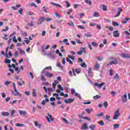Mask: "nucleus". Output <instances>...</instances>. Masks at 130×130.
<instances>
[{
	"mask_svg": "<svg viewBox=\"0 0 130 130\" xmlns=\"http://www.w3.org/2000/svg\"><path fill=\"white\" fill-rule=\"evenodd\" d=\"M69 40L68 39H64L63 40V42L65 43L66 45H70V43L68 42Z\"/></svg>",
	"mask_w": 130,
	"mask_h": 130,
	"instance_id": "412c9836",
	"label": "nucleus"
},
{
	"mask_svg": "<svg viewBox=\"0 0 130 130\" xmlns=\"http://www.w3.org/2000/svg\"><path fill=\"white\" fill-rule=\"evenodd\" d=\"M75 72L76 74H80L81 72V69H76Z\"/></svg>",
	"mask_w": 130,
	"mask_h": 130,
	"instance_id": "e433bc0d",
	"label": "nucleus"
},
{
	"mask_svg": "<svg viewBox=\"0 0 130 130\" xmlns=\"http://www.w3.org/2000/svg\"><path fill=\"white\" fill-rule=\"evenodd\" d=\"M78 62H83V59L82 58H78Z\"/></svg>",
	"mask_w": 130,
	"mask_h": 130,
	"instance_id": "338daca9",
	"label": "nucleus"
},
{
	"mask_svg": "<svg viewBox=\"0 0 130 130\" xmlns=\"http://www.w3.org/2000/svg\"><path fill=\"white\" fill-rule=\"evenodd\" d=\"M55 15L56 17H57V18H59V19H60V18H61L60 14H59L58 13H57V12H55Z\"/></svg>",
	"mask_w": 130,
	"mask_h": 130,
	"instance_id": "a878e982",
	"label": "nucleus"
},
{
	"mask_svg": "<svg viewBox=\"0 0 130 130\" xmlns=\"http://www.w3.org/2000/svg\"><path fill=\"white\" fill-rule=\"evenodd\" d=\"M95 127H96V125L95 124H92L89 126V128L91 130L95 129Z\"/></svg>",
	"mask_w": 130,
	"mask_h": 130,
	"instance_id": "b1692460",
	"label": "nucleus"
},
{
	"mask_svg": "<svg viewBox=\"0 0 130 130\" xmlns=\"http://www.w3.org/2000/svg\"><path fill=\"white\" fill-rule=\"evenodd\" d=\"M16 102H17V100H14L13 102H10V104H11V105H14Z\"/></svg>",
	"mask_w": 130,
	"mask_h": 130,
	"instance_id": "09e8293b",
	"label": "nucleus"
},
{
	"mask_svg": "<svg viewBox=\"0 0 130 130\" xmlns=\"http://www.w3.org/2000/svg\"><path fill=\"white\" fill-rule=\"evenodd\" d=\"M114 79L117 80V79H119V75L118 74H116L114 76Z\"/></svg>",
	"mask_w": 130,
	"mask_h": 130,
	"instance_id": "c9c22d12",
	"label": "nucleus"
},
{
	"mask_svg": "<svg viewBox=\"0 0 130 130\" xmlns=\"http://www.w3.org/2000/svg\"><path fill=\"white\" fill-rule=\"evenodd\" d=\"M99 124H100V125H104V121H101L99 122Z\"/></svg>",
	"mask_w": 130,
	"mask_h": 130,
	"instance_id": "6e6d98bb",
	"label": "nucleus"
},
{
	"mask_svg": "<svg viewBox=\"0 0 130 130\" xmlns=\"http://www.w3.org/2000/svg\"><path fill=\"white\" fill-rule=\"evenodd\" d=\"M45 21V18L44 17H41L38 20V25H41L42 24L43 22H44Z\"/></svg>",
	"mask_w": 130,
	"mask_h": 130,
	"instance_id": "0eeeda50",
	"label": "nucleus"
},
{
	"mask_svg": "<svg viewBox=\"0 0 130 130\" xmlns=\"http://www.w3.org/2000/svg\"><path fill=\"white\" fill-rule=\"evenodd\" d=\"M45 21H46V22H49V21H51V19L49 18H45Z\"/></svg>",
	"mask_w": 130,
	"mask_h": 130,
	"instance_id": "4d7b16f0",
	"label": "nucleus"
},
{
	"mask_svg": "<svg viewBox=\"0 0 130 130\" xmlns=\"http://www.w3.org/2000/svg\"><path fill=\"white\" fill-rule=\"evenodd\" d=\"M101 98V96H100V95H96L95 96H94L93 98V99L96 100V99H99Z\"/></svg>",
	"mask_w": 130,
	"mask_h": 130,
	"instance_id": "a19ab883",
	"label": "nucleus"
},
{
	"mask_svg": "<svg viewBox=\"0 0 130 130\" xmlns=\"http://www.w3.org/2000/svg\"><path fill=\"white\" fill-rule=\"evenodd\" d=\"M47 115H48V117L47 116L46 117V119H47L49 122H51V120L52 121H54V119L52 118V115H51L50 114H49V113H47Z\"/></svg>",
	"mask_w": 130,
	"mask_h": 130,
	"instance_id": "20e7f679",
	"label": "nucleus"
},
{
	"mask_svg": "<svg viewBox=\"0 0 130 130\" xmlns=\"http://www.w3.org/2000/svg\"><path fill=\"white\" fill-rule=\"evenodd\" d=\"M121 56L122 58H130V54L127 53H122L121 54Z\"/></svg>",
	"mask_w": 130,
	"mask_h": 130,
	"instance_id": "423d86ee",
	"label": "nucleus"
},
{
	"mask_svg": "<svg viewBox=\"0 0 130 130\" xmlns=\"http://www.w3.org/2000/svg\"><path fill=\"white\" fill-rule=\"evenodd\" d=\"M113 34L114 37H119V33H118V30L113 31Z\"/></svg>",
	"mask_w": 130,
	"mask_h": 130,
	"instance_id": "4468645a",
	"label": "nucleus"
},
{
	"mask_svg": "<svg viewBox=\"0 0 130 130\" xmlns=\"http://www.w3.org/2000/svg\"><path fill=\"white\" fill-rule=\"evenodd\" d=\"M75 93H76V90L74 89L71 90V94L72 95H74V94H75Z\"/></svg>",
	"mask_w": 130,
	"mask_h": 130,
	"instance_id": "13d9d810",
	"label": "nucleus"
},
{
	"mask_svg": "<svg viewBox=\"0 0 130 130\" xmlns=\"http://www.w3.org/2000/svg\"><path fill=\"white\" fill-rule=\"evenodd\" d=\"M84 3L88 4L89 6H92V1L89 0H85Z\"/></svg>",
	"mask_w": 130,
	"mask_h": 130,
	"instance_id": "6ab92c4d",
	"label": "nucleus"
},
{
	"mask_svg": "<svg viewBox=\"0 0 130 130\" xmlns=\"http://www.w3.org/2000/svg\"><path fill=\"white\" fill-rule=\"evenodd\" d=\"M109 76H112L113 75V70L112 69L109 70Z\"/></svg>",
	"mask_w": 130,
	"mask_h": 130,
	"instance_id": "2f4dec72",
	"label": "nucleus"
},
{
	"mask_svg": "<svg viewBox=\"0 0 130 130\" xmlns=\"http://www.w3.org/2000/svg\"><path fill=\"white\" fill-rule=\"evenodd\" d=\"M74 96H77V97H78V98L81 99V95H80V94H79V93H75L74 94Z\"/></svg>",
	"mask_w": 130,
	"mask_h": 130,
	"instance_id": "603ef678",
	"label": "nucleus"
},
{
	"mask_svg": "<svg viewBox=\"0 0 130 130\" xmlns=\"http://www.w3.org/2000/svg\"><path fill=\"white\" fill-rule=\"evenodd\" d=\"M50 101H55V99L54 98H50Z\"/></svg>",
	"mask_w": 130,
	"mask_h": 130,
	"instance_id": "774afa93",
	"label": "nucleus"
},
{
	"mask_svg": "<svg viewBox=\"0 0 130 130\" xmlns=\"http://www.w3.org/2000/svg\"><path fill=\"white\" fill-rule=\"evenodd\" d=\"M66 4H67V8H70L71 7V4L69 3L68 1H65Z\"/></svg>",
	"mask_w": 130,
	"mask_h": 130,
	"instance_id": "79ce46f5",
	"label": "nucleus"
},
{
	"mask_svg": "<svg viewBox=\"0 0 130 130\" xmlns=\"http://www.w3.org/2000/svg\"><path fill=\"white\" fill-rule=\"evenodd\" d=\"M18 112L20 115H25L27 113L26 111H22V110H19Z\"/></svg>",
	"mask_w": 130,
	"mask_h": 130,
	"instance_id": "2eb2a0df",
	"label": "nucleus"
},
{
	"mask_svg": "<svg viewBox=\"0 0 130 130\" xmlns=\"http://www.w3.org/2000/svg\"><path fill=\"white\" fill-rule=\"evenodd\" d=\"M29 6H30L31 7H35V8H37V5H36V4H35V3H31Z\"/></svg>",
	"mask_w": 130,
	"mask_h": 130,
	"instance_id": "72a5a7b5",
	"label": "nucleus"
},
{
	"mask_svg": "<svg viewBox=\"0 0 130 130\" xmlns=\"http://www.w3.org/2000/svg\"><path fill=\"white\" fill-rule=\"evenodd\" d=\"M2 115L3 116H9V115H10V113L8 112H4V111H3L2 112Z\"/></svg>",
	"mask_w": 130,
	"mask_h": 130,
	"instance_id": "dca6fc26",
	"label": "nucleus"
},
{
	"mask_svg": "<svg viewBox=\"0 0 130 130\" xmlns=\"http://www.w3.org/2000/svg\"><path fill=\"white\" fill-rule=\"evenodd\" d=\"M71 59H72L73 61L75 62V56L69 55H68V57L66 58L67 62H69L70 64L73 65L74 64V63L71 60Z\"/></svg>",
	"mask_w": 130,
	"mask_h": 130,
	"instance_id": "f257e3e1",
	"label": "nucleus"
},
{
	"mask_svg": "<svg viewBox=\"0 0 130 130\" xmlns=\"http://www.w3.org/2000/svg\"><path fill=\"white\" fill-rule=\"evenodd\" d=\"M103 106H104V107H105V108H107V107L108 106V103H107V102L105 101V102L103 103Z\"/></svg>",
	"mask_w": 130,
	"mask_h": 130,
	"instance_id": "393cba45",
	"label": "nucleus"
},
{
	"mask_svg": "<svg viewBox=\"0 0 130 130\" xmlns=\"http://www.w3.org/2000/svg\"><path fill=\"white\" fill-rule=\"evenodd\" d=\"M13 42H14L15 43H16V42H17V39H16V36H14V37H13Z\"/></svg>",
	"mask_w": 130,
	"mask_h": 130,
	"instance_id": "49530a36",
	"label": "nucleus"
},
{
	"mask_svg": "<svg viewBox=\"0 0 130 130\" xmlns=\"http://www.w3.org/2000/svg\"><path fill=\"white\" fill-rule=\"evenodd\" d=\"M102 10L103 11H106L107 10V6L104 5H102Z\"/></svg>",
	"mask_w": 130,
	"mask_h": 130,
	"instance_id": "c756f323",
	"label": "nucleus"
},
{
	"mask_svg": "<svg viewBox=\"0 0 130 130\" xmlns=\"http://www.w3.org/2000/svg\"><path fill=\"white\" fill-rule=\"evenodd\" d=\"M22 35H23V36H24V37H26L27 36V32H22Z\"/></svg>",
	"mask_w": 130,
	"mask_h": 130,
	"instance_id": "e2e57ef3",
	"label": "nucleus"
},
{
	"mask_svg": "<svg viewBox=\"0 0 130 130\" xmlns=\"http://www.w3.org/2000/svg\"><path fill=\"white\" fill-rule=\"evenodd\" d=\"M104 85H105V83L104 82H102L101 84H99L97 82L94 83V86H95V87H98L99 88V89H101V88H102Z\"/></svg>",
	"mask_w": 130,
	"mask_h": 130,
	"instance_id": "39448f33",
	"label": "nucleus"
},
{
	"mask_svg": "<svg viewBox=\"0 0 130 130\" xmlns=\"http://www.w3.org/2000/svg\"><path fill=\"white\" fill-rule=\"evenodd\" d=\"M9 30V26H7L6 29H2V32H4L5 31H8Z\"/></svg>",
	"mask_w": 130,
	"mask_h": 130,
	"instance_id": "052dcab7",
	"label": "nucleus"
},
{
	"mask_svg": "<svg viewBox=\"0 0 130 130\" xmlns=\"http://www.w3.org/2000/svg\"><path fill=\"white\" fill-rule=\"evenodd\" d=\"M94 69L95 70H99L100 69V64H99V63H96L94 66Z\"/></svg>",
	"mask_w": 130,
	"mask_h": 130,
	"instance_id": "f3484780",
	"label": "nucleus"
},
{
	"mask_svg": "<svg viewBox=\"0 0 130 130\" xmlns=\"http://www.w3.org/2000/svg\"><path fill=\"white\" fill-rule=\"evenodd\" d=\"M14 91L16 93H14V95L15 96H21V94H20V93L18 91V90H17V88H14Z\"/></svg>",
	"mask_w": 130,
	"mask_h": 130,
	"instance_id": "a211bd4d",
	"label": "nucleus"
},
{
	"mask_svg": "<svg viewBox=\"0 0 130 130\" xmlns=\"http://www.w3.org/2000/svg\"><path fill=\"white\" fill-rule=\"evenodd\" d=\"M82 50L77 52V54H78V55H82V54H83V52H86V49L85 48H82Z\"/></svg>",
	"mask_w": 130,
	"mask_h": 130,
	"instance_id": "ddd939ff",
	"label": "nucleus"
},
{
	"mask_svg": "<svg viewBox=\"0 0 130 130\" xmlns=\"http://www.w3.org/2000/svg\"><path fill=\"white\" fill-rule=\"evenodd\" d=\"M118 127H119V124H114V128H118Z\"/></svg>",
	"mask_w": 130,
	"mask_h": 130,
	"instance_id": "a18cd8bd",
	"label": "nucleus"
},
{
	"mask_svg": "<svg viewBox=\"0 0 130 130\" xmlns=\"http://www.w3.org/2000/svg\"><path fill=\"white\" fill-rule=\"evenodd\" d=\"M43 73L44 74V75L47 77V78H52L53 77V74L49 71H43Z\"/></svg>",
	"mask_w": 130,
	"mask_h": 130,
	"instance_id": "7ed1b4c3",
	"label": "nucleus"
},
{
	"mask_svg": "<svg viewBox=\"0 0 130 130\" xmlns=\"http://www.w3.org/2000/svg\"><path fill=\"white\" fill-rule=\"evenodd\" d=\"M119 15H120V12H119V11H118L117 14L114 16L115 18H117V17H119Z\"/></svg>",
	"mask_w": 130,
	"mask_h": 130,
	"instance_id": "8fccbe9b",
	"label": "nucleus"
},
{
	"mask_svg": "<svg viewBox=\"0 0 130 130\" xmlns=\"http://www.w3.org/2000/svg\"><path fill=\"white\" fill-rule=\"evenodd\" d=\"M17 49L20 53H21V54H25V51L22 50V49L20 48H18Z\"/></svg>",
	"mask_w": 130,
	"mask_h": 130,
	"instance_id": "aec40b11",
	"label": "nucleus"
},
{
	"mask_svg": "<svg viewBox=\"0 0 130 130\" xmlns=\"http://www.w3.org/2000/svg\"><path fill=\"white\" fill-rule=\"evenodd\" d=\"M91 45H92V46H94V47H97V46H98V44H97L96 43L93 42L91 43Z\"/></svg>",
	"mask_w": 130,
	"mask_h": 130,
	"instance_id": "4c0bfd02",
	"label": "nucleus"
},
{
	"mask_svg": "<svg viewBox=\"0 0 130 130\" xmlns=\"http://www.w3.org/2000/svg\"><path fill=\"white\" fill-rule=\"evenodd\" d=\"M75 101V99H69L67 100H64V102L66 104H71L72 102H74Z\"/></svg>",
	"mask_w": 130,
	"mask_h": 130,
	"instance_id": "1a4fd4ad",
	"label": "nucleus"
},
{
	"mask_svg": "<svg viewBox=\"0 0 130 130\" xmlns=\"http://www.w3.org/2000/svg\"><path fill=\"white\" fill-rule=\"evenodd\" d=\"M24 42H25L26 44H29V43H30V41L29 40H25Z\"/></svg>",
	"mask_w": 130,
	"mask_h": 130,
	"instance_id": "69168bd1",
	"label": "nucleus"
},
{
	"mask_svg": "<svg viewBox=\"0 0 130 130\" xmlns=\"http://www.w3.org/2000/svg\"><path fill=\"white\" fill-rule=\"evenodd\" d=\"M45 70H50V71H52V68L51 66L47 67L45 68Z\"/></svg>",
	"mask_w": 130,
	"mask_h": 130,
	"instance_id": "ea45409f",
	"label": "nucleus"
},
{
	"mask_svg": "<svg viewBox=\"0 0 130 130\" xmlns=\"http://www.w3.org/2000/svg\"><path fill=\"white\" fill-rule=\"evenodd\" d=\"M60 52H66V50H63V46H61Z\"/></svg>",
	"mask_w": 130,
	"mask_h": 130,
	"instance_id": "de8ad7c7",
	"label": "nucleus"
},
{
	"mask_svg": "<svg viewBox=\"0 0 130 130\" xmlns=\"http://www.w3.org/2000/svg\"><path fill=\"white\" fill-rule=\"evenodd\" d=\"M120 116V114L119 113V111L118 110H117L114 113V117H113V119L117 120V119H118V117H119Z\"/></svg>",
	"mask_w": 130,
	"mask_h": 130,
	"instance_id": "f03ea898",
	"label": "nucleus"
},
{
	"mask_svg": "<svg viewBox=\"0 0 130 130\" xmlns=\"http://www.w3.org/2000/svg\"><path fill=\"white\" fill-rule=\"evenodd\" d=\"M96 116H98V117H100V116H103V113H101L100 114H98V115H96Z\"/></svg>",
	"mask_w": 130,
	"mask_h": 130,
	"instance_id": "bf43d9fd",
	"label": "nucleus"
},
{
	"mask_svg": "<svg viewBox=\"0 0 130 130\" xmlns=\"http://www.w3.org/2000/svg\"><path fill=\"white\" fill-rule=\"evenodd\" d=\"M32 96L33 97H37V92H36V89H33Z\"/></svg>",
	"mask_w": 130,
	"mask_h": 130,
	"instance_id": "4be33fe9",
	"label": "nucleus"
},
{
	"mask_svg": "<svg viewBox=\"0 0 130 130\" xmlns=\"http://www.w3.org/2000/svg\"><path fill=\"white\" fill-rule=\"evenodd\" d=\"M113 25L114 26V27H116V26H119V24L115 21H113Z\"/></svg>",
	"mask_w": 130,
	"mask_h": 130,
	"instance_id": "c85d7f7f",
	"label": "nucleus"
},
{
	"mask_svg": "<svg viewBox=\"0 0 130 130\" xmlns=\"http://www.w3.org/2000/svg\"><path fill=\"white\" fill-rule=\"evenodd\" d=\"M51 4L53 6H55V8H57V9H61L62 8L61 5L57 3H54V2H51Z\"/></svg>",
	"mask_w": 130,
	"mask_h": 130,
	"instance_id": "6e6552de",
	"label": "nucleus"
},
{
	"mask_svg": "<svg viewBox=\"0 0 130 130\" xmlns=\"http://www.w3.org/2000/svg\"><path fill=\"white\" fill-rule=\"evenodd\" d=\"M105 117L108 121H110V116H108L107 115H106Z\"/></svg>",
	"mask_w": 130,
	"mask_h": 130,
	"instance_id": "58836bf2",
	"label": "nucleus"
},
{
	"mask_svg": "<svg viewBox=\"0 0 130 130\" xmlns=\"http://www.w3.org/2000/svg\"><path fill=\"white\" fill-rule=\"evenodd\" d=\"M63 121H64V122H65V123H66V124H69L70 122H69L67 119H66L65 118H62Z\"/></svg>",
	"mask_w": 130,
	"mask_h": 130,
	"instance_id": "bb28decb",
	"label": "nucleus"
},
{
	"mask_svg": "<svg viewBox=\"0 0 130 130\" xmlns=\"http://www.w3.org/2000/svg\"><path fill=\"white\" fill-rule=\"evenodd\" d=\"M81 129H82V130L89 129V128L88 127V124L87 123H84L82 126L81 127Z\"/></svg>",
	"mask_w": 130,
	"mask_h": 130,
	"instance_id": "9d476101",
	"label": "nucleus"
},
{
	"mask_svg": "<svg viewBox=\"0 0 130 130\" xmlns=\"http://www.w3.org/2000/svg\"><path fill=\"white\" fill-rule=\"evenodd\" d=\"M85 111H86L87 113L89 114V113H91L92 111H93V109L91 108L90 109H89L87 108L85 109Z\"/></svg>",
	"mask_w": 130,
	"mask_h": 130,
	"instance_id": "5701e85b",
	"label": "nucleus"
},
{
	"mask_svg": "<svg viewBox=\"0 0 130 130\" xmlns=\"http://www.w3.org/2000/svg\"><path fill=\"white\" fill-rule=\"evenodd\" d=\"M5 62V63H11V59H6Z\"/></svg>",
	"mask_w": 130,
	"mask_h": 130,
	"instance_id": "f704fd0d",
	"label": "nucleus"
},
{
	"mask_svg": "<svg viewBox=\"0 0 130 130\" xmlns=\"http://www.w3.org/2000/svg\"><path fill=\"white\" fill-rule=\"evenodd\" d=\"M126 101H127V96H126V94H124L122 96V103H125Z\"/></svg>",
	"mask_w": 130,
	"mask_h": 130,
	"instance_id": "f8f14e48",
	"label": "nucleus"
},
{
	"mask_svg": "<svg viewBox=\"0 0 130 130\" xmlns=\"http://www.w3.org/2000/svg\"><path fill=\"white\" fill-rule=\"evenodd\" d=\"M18 13H19V14L20 15H22V12H23V9L20 8V10H18Z\"/></svg>",
	"mask_w": 130,
	"mask_h": 130,
	"instance_id": "5fc2aeb1",
	"label": "nucleus"
},
{
	"mask_svg": "<svg viewBox=\"0 0 130 130\" xmlns=\"http://www.w3.org/2000/svg\"><path fill=\"white\" fill-rule=\"evenodd\" d=\"M81 67L82 68H86L87 67V64H86V63L85 62H83L80 64Z\"/></svg>",
	"mask_w": 130,
	"mask_h": 130,
	"instance_id": "7c9ffc66",
	"label": "nucleus"
},
{
	"mask_svg": "<svg viewBox=\"0 0 130 130\" xmlns=\"http://www.w3.org/2000/svg\"><path fill=\"white\" fill-rule=\"evenodd\" d=\"M15 71L16 72H17V74H19V73H20V71H21V70H19V67H16V68H15Z\"/></svg>",
	"mask_w": 130,
	"mask_h": 130,
	"instance_id": "37998d69",
	"label": "nucleus"
},
{
	"mask_svg": "<svg viewBox=\"0 0 130 130\" xmlns=\"http://www.w3.org/2000/svg\"><path fill=\"white\" fill-rule=\"evenodd\" d=\"M58 88L60 89L61 91H63V88L62 87V86H61V85L59 84L58 86Z\"/></svg>",
	"mask_w": 130,
	"mask_h": 130,
	"instance_id": "c03bdc74",
	"label": "nucleus"
},
{
	"mask_svg": "<svg viewBox=\"0 0 130 130\" xmlns=\"http://www.w3.org/2000/svg\"><path fill=\"white\" fill-rule=\"evenodd\" d=\"M112 61L110 63V64H117L118 63V62L117 61V60L115 58H112Z\"/></svg>",
	"mask_w": 130,
	"mask_h": 130,
	"instance_id": "9b49d317",
	"label": "nucleus"
},
{
	"mask_svg": "<svg viewBox=\"0 0 130 130\" xmlns=\"http://www.w3.org/2000/svg\"><path fill=\"white\" fill-rule=\"evenodd\" d=\"M78 28H80V29H85V26L82 25H78Z\"/></svg>",
	"mask_w": 130,
	"mask_h": 130,
	"instance_id": "680f3d73",
	"label": "nucleus"
},
{
	"mask_svg": "<svg viewBox=\"0 0 130 130\" xmlns=\"http://www.w3.org/2000/svg\"><path fill=\"white\" fill-rule=\"evenodd\" d=\"M10 100H11V98L8 97V98H6V99H5V102H6V103H8V102H9V101H10Z\"/></svg>",
	"mask_w": 130,
	"mask_h": 130,
	"instance_id": "3c124183",
	"label": "nucleus"
},
{
	"mask_svg": "<svg viewBox=\"0 0 130 130\" xmlns=\"http://www.w3.org/2000/svg\"><path fill=\"white\" fill-rule=\"evenodd\" d=\"M57 67H58V68H60L61 70H62L63 69V67H62V66H61L60 62L57 63Z\"/></svg>",
	"mask_w": 130,
	"mask_h": 130,
	"instance_id": "cd10ccee",
	"label": "nucleus"
},
{
	"mask_svg": "<svg viewBox=\"0 0 130 130\" xmlns=\"http://www.w3.org/2000/svg\"><path fill=\"white\" fill-rule=\"evenodd\" d=\"M91 73H92V69H91V68H89L88 69V76H90Z\"/></svg>",
	"mask_w": 130,
	"mask_h": 130,
	"instance_id": "864d4df0",
	"label": "nucleus"
},
{
	"mask_svg": "<svg viewBox=\"0 0 130 130\" xmlns=\"http://www.w3.org/2000/svg\"><path fill=\"white\" fill-rule=\"evenodd\" d=\"M39 124V122L38 121H35V126H38Z\"/></svg>",
	"mask_w": 130,
	"mask_h": 130,
	"instance_id": "0e129e2a",
	"label": "nucleus"
},
{
	"mask_svg": "<svg viewBox=\"0 0 130 130\" xmlns=\"http://www.w3.org/2000/svg\"><path fill=\"white\" fill-rule=\"evenodd\" d=\"M93 17H99V13L97 12L93 13Z\"/></svg>",
	"mask_w": 130,
	"mask_h": 130,
	"instance_id": "473e14b6",
	"label": "nucleus"
}]
</instances>
